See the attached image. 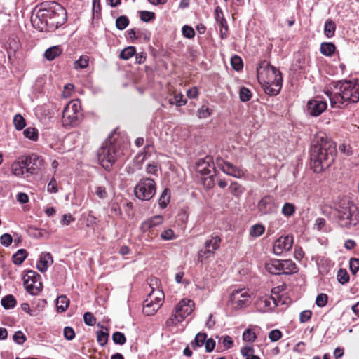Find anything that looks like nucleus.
<instances>
[{
  "label": "nucleus",
  "mask_w": 359,
  "mask_h": 359,
  "mask_svg": "<svg viewBox=\"0 0 359 359\" xmlns=\"http://www.w3.org/2000/svg\"><path fill=\"white\" fill-rule=\"evenodd\" d=\"M280 274H291L297 271V269L294 262L292 260H280Z\"/></svg>",
  "instance_id": "23"
},
{
  "label": "nucleus",
  "mask_w": 359,
  "mask_h": 359,
  "mask_svg": "<svg viewBox=\"0 0 359 359\" xmlns=\"http://www.w3.org/2000/svg\"><path fill=\"white\" fill-rule=\"evenodd\" d=\"M239 97L242 102H248L252 97V93L248 88L242 87L239 91Z\"/></svg>",
  "instance_id": "41"
},
{
  "label": "nucleus",
  "mask_w": 359,
  "mask_h": 359,
  "mask_svg": "<svg viewBox=\"0 0 359 359\" xmlns=\"http://www.w3.org/2000/svg\"><path fill=\"white\" fill-rule=\"evenodd\" d=\"M325 93L333 108H341L359 101V83L356 81H339L330 84Z\"/></svg>",
  "instance_id": "1"
},
{
  "label": "nucleus",
  "mask_w": 359,
  "mask_h": 359,
  "mask_svg": "<svg viewBox=\"0 0 359 359\" xmlns=\"http://www.w3.org/2000/svg\"><path fill=\"white\" fill-rule=\"evenodd\" d=\"M252 293L247 288H238L230 294V302L235 309L248 306L252 302Z\"/></svg>",
  "instance_id": "11"
},
{
  "label": "nucleus",
  "mask_w": 359,
  "mask_h": 359,
  "mask_svg": "<svg viewBox=\"0 0 359 359\" xmlns=\"http://www.w3.org/2000/svg\"><path fill=\"white\" fill-rule=\"evenodd\" d=\"M123 154V151L118 149L112 143L105 144L99 149L97 157L100 165L107 170H109L115 161Z\"/></svg>",
  "instance_id": "7"
},
{
  "label": "nucleus",
  "mask_w": 359,
  "mask_h": 359,
  "mask_svg": "<svg viewBox=\"0 0 359 359\" xmlns=\"http://www.w3.org/2000/svg\"><path fill=\"white\" fill-rule=\"evenodd\" d=\"M84 323L87 325L93 326L96 323V319L90 312H86L83 315Z\"/></svg>",
  "instance_id": "54"
},
{
  "label": "nucleus",
  "mask_w": 359,
  "mask_h": 359,
  "mask_svg": "<svg viewBox=\"0 0 359 359\" xmlns=\"http://www.w3.org/2000/svg\"><path fill=\"white\" fill-rule=\"evenodd\" d=\"M256 309L259 312H267L277 306L276 301L270 296L259 297L255 302Z\"/></svg>",
  "instance_id": "18"
},
{
  "label": "nucleus",
  "mask_w": 359,
  "mask_h": 359,
  "mask_svg": "<svg viewBox=\"0 0 359 359\" xmlns=\"http://www.w3.org/2000/svg\"><path fill=\"white\" fill-rule=\"evenodd\" d=\"M265 228L262 224H255L251 226L250 234L252 237H259L264 233Z\"/></svg>",
  "instance_id": "36"
},
{
  "label": "nucleus",
  "mask_w": 359,
  "mask_h": 359,
  "mask_svg": "<svg viewBox=\"0 0 359 359\" xmlns=\"http://www.w3.org/2000/svg\"><path fill=\"white\" fill-rule=\"evenodd\" d=\"M259 83L264 92L270 95H278L282 87L283 79L281 73L267 61L260 62L257 68Z\"/></svg>",
  "instance_id": "3"
},
{
  "label": "nucleus",
  "mask_w": 359,
  "mask_h": 359,
  "mask_svg": "<svg viewBox=\"0 0 359 359\" xmlns=\"http://www.w3.org/2000/svg\"><path fill=\"white\" fill-rule=\"evenodd\" d=\"M36 16L44 23L48 29H56L62 26L67 19L66 10L59 4L55 1L48 2L43 4Z\"/></svg>",
  "instance_id": "4"
},
{
  "label": "nucleus",
  "mask_w": 359,
  "mask_h": 359,
  "mask_svg": "<svg viewBox=\"0 0 359 359\" xmlns=\"http://www.w3.org/2000/svg\"><path fill=\"white\" fill-rule=\"evenodd\" d=\"M151 148V147L150 145H147L144 148V151H142L137 155L136 158L140 163H143L145 161L148 154L150 152Z\"/></svg>",
  "instance_id": "53"
},
{
  "label": "nucleus",
  "mask_w": 359,
  "mask_h": 359,
  "mask_svg": "<svg viewBox=\"0 0 359 359\" xmlns=\"http://www.w3.org/2000/svg\"><path fill=\"white\" fill-rule=\"evenodd\" d=\"M63 333L65 338L67 340H72L75 337L74 330L70 327H65Z\"/></svg>",
  "instance_id": "64"
},
{
  "label": "nucleus",
  "mask_w": 359,
  "mask_h": 359,
  "mask_svg": "<svg viewBox=\"0 0 359 359\" xmlns=\"http://www.w3.org/2000/svg\"><path fill=\"white\" fill-rule=\"evenodd\" d=\"M337 217L341 226L355 225L358 220V207L351 201H343L337 209Z\"/></svg>",
  "instance_id": "5"
},
{
  "label": "nucleus",
  "mask_w": 359,
  "mask_h": 359,
  "mask_svg": "<svg viewBox=\"0 0 359 359\" xmlns=\"http://www.w3.org/2000/svg\"><path fill=\"white\" fill-rule=\"evenodd\" d=\"M24 135L32 140V141H36L38 140V130L33 127H28L23 131Z\"/></svg>",
  "instance_id": "33"
},
{
  "label": "nucleus",
  "mask_w": 359,
  "mask_h": 359,
  "mask_svg": "<svg viewBox=\"0 0 359 359\" xmlns=\"http://www.w3.org/2000/svg\"><path fill=\"white\" fill-rule=\"evenodd\" d=\"M336 155L335 144L326 136H318L316 143L311 150V166L315 172L319 173L329 168Z\"/></svg>",
  "instance_id": "2"
},
{
  "label": "nucleus",
  "mask_w": 359,
  "mask_h": 359,
  "mask_svg": "<svg viewBox=\"0 0 359 359\" xmlns=\"http://www.w3.org/2000/svg\"><path fill=\"white\" fill-rule=\"evenodd\" d=\"M212 114V109H210L208 107H206L205 106H202L198 110V116L199 118H206L210 116Z\"/></svg>",
  "instance_id": "48"
},
{
  "label": "nucleus",
  "mask_w": 359,
  "mask_h": 359,
  "mask_svg": "<svg viewBox=\"0 0 359 359\" xmlns=\"http://www.w3.org/2000/svg\"><path fill=\"white\" fill-rule=\"evenodd\" d=\"M312 316V312L310 310H304L299 314V321L302 323L309 321Z\"/></svg>",
  "instance_id": "58"
},
{
  "label": "nucleus",
  "mask_w": 359,
  "mask_h": 359,
  "mask_svg": "<svg viewBox=\"0 0 359 359\" xmlns=\"http://www.w3.org/2000/svg\"><path fill=\"white\" fill-rule=\"evenodd\" d=\"M266 270L271 273L279 275L280 274V260L278 259H272L265 264Z\"/></svg>",
  "instance_id": "24"
},
{
  "label": "nucleus",
  "mask_w": 359,
  "mask_h": 359,
  "mask_svg": "<svg viewBox=\"0 0 359 359\" xmlns=\"http://www.w3.org/2000/svg\"><path fill=\"white\" fill-rule=\"evenodd\" d=\"M13 340L18 344H22L26 340L25 334L21 331L15 332L13 336Z\"/></svg>",
  "instance_id": "60"
},
{
  "label": "nucleus",
  "mask_w": 359,
  "mask_h": 359,
  "mask_svg": "<svg viewBox=\"0 0 359 359\" xmlns=\"http://www.w3.org/2000/svg\"><path fill=\"white\" fill-rule=\"evenodd\" d=\"M95 194L100 199H105L108 196L106 187L101 185L95 187Z\"/></svg>",
  "instance_id": "42"
},
{
  "label": "nucleus",
  "mask_w": 359,
  "mask_h": 359,
  "mask_svg": "<svg viewBox=\"0 0 359 359\" xmlns=\"http://www.w3.org/2000/svg\"><path fill=\"white\" fill-rule=\"evenodd\" d=\"M221 238L217 235L210 236L204 243V247L198 252V262H203L213 255L219 248Z\"/></svg>",
  "instance_id": "12"
},
{
  "label": "nucleus",
  "mask_w": 359,
  "mask_h": 359,
  "mask_svg": "<svg viewBox=\"0 0 359 359\" xmlns=\"http://www.w3.org/2000/svg\"><path fill=\"white\" fill-rule=\"evenodd\" d=\"M24 286L27 292L32 295H36L42 288L40 281V275L36 271H29L23 277Z\"/></svg>",
  "instance_id": "13"
},
{
  "label": "nucleus",
  "mask_w": 359,
  "mask_h": 359,
  "mask_svg": "<svg viewBox=\"0 0 359 359\" xmlns=\"http://www.w3.org/2000/svg\"><path fill=\"white\" fill-rule=\"evenodd\" d=\"M230 191L234 196H238L243 193L241 186L237 182H233L229 186Z\"/></svg>",
  "instance_id": "50"
},
{
  "label": "nucleus",
  "mask_w": 359,
  "mask_h": 359,
  "mask_svg": "<svg viewBox=\"0 0 359 359\" xmlns=\"http://www.w3.org/2000/svg\"><path fill=\"white\" fill-rule=\"evenodd\" d=\"M22 165L27 167V172L36 174L43 166V159L41 156L32 154L22 158Z\"/></svg>",
  "instance_id": "14"
},
{
  "label": "nucleus",
  "mask_w": 359,
  "mask_h": 359,
  "mask_svg": "<svg viewBox=\"0 0 359 359\" xmlns=\"http://www.w3.org/2000/svg\"><path fill=\"white\" fill-rule=\"evenodd\" d=\"M182 97L183 96L181 94L177 95L174 97L170 98L169 102L170 104H175L179 107L184 105L186 101Z\"/></svg>",
  "instance_id": "52"
},
{
  "label": "nucleus",
  "mask_w": 359,
  "mask_h": 359,
  "mask_svg": "<svg viewBox=\"0 0 359 359\" xmlns=\"http://www.w3.org/2000/svg\"><path fill=\"white\" fill-rule=\"evenodd\" d=\"M170 199V194L169 193V189H165L163 191V192L161 193V196L159 198V200H158L159 205L162 208H165L167 206L168 203H169Z\"/></svg>",
  "instance_id": "32"
},
{
  "label": "nucleus",
  "mask_w": 359,
  "mask_h": 359,
  "mask_svg": "<svg viewBox=\"0 0 359 359\" xmlns=\"http://www.w3.org/2000/svg\"><path fill=\"white\" fill-rule=\"evenodd\" d=\"M336 47L332 43H322L320 45V52L326 56L332 55L335 51Z\"/></svg>",
  "instance_id": "28"
},
{
  "label": "nucleus",
  "mask_w": 359,
  "mask_h": 359,
  "mask_svg": "<svg viewBox=\"0 0 359 359\" xmlns=\"http://www.w3.org/2000/svg\"><path fill=\"white\" fill-rule=\"evenodd\" d=\"M1 304L6 309H13L16 304V300L13 295H7L1 299Z\"/></svg>",
  "instance_id": "31"
},
{
  "label": "nucleus",
  "mask_w": 359,
  "mask_h": 359,
  "mask_svg": "<svg viewBox=\"0 0 359 359\" xmlns=\"http://www.w3.org/2000/svg\"><path fill=\"white\" fill-rule=\"evenodd\" d=\"M258 209L263 214L273 212L275 210L273 198L270 196L263 197L258 203Z\"/></svg>",
  "instance_id": "20"
},
{
  "label": "nucleus",
  "mask_w": 359,
  "mask_h": 359,
  "mask_svg": "<svg viewBox=\"0 0 359 359\" xmlns=\"http://www.w3.org/2000/svg\"><path fill=\"white\" fill-rule=\"evenodd\" d=\"M53 262V257L49 252H42L39 256V259L36 264L37 269L41 273H44Z\"/></svg>",
  "instance_id": "21"
},
{
  "label": "nucleus",
  "mask_w": 359,
  "mask_h": 359,
  "mask_svg": "<svg viewBox=\"0 0 359 359\" xmlns=\"http://www.w3.org/2000/svg\"><path fill=\"white\" fill-rule=\"evenodd\" d=\"M231 63L232 67L236 71H239L240 69H241L243 66L241 58L237 55H234L231 57Z\"/></svg>",
  "instance_id": "46"
},
{
  "label": "nucleus",
  "mask_w": 359,
  "mask_h": 359,
  "mask_svg": "<svg viewBox=\"0 0 359 359\" xmlns=\"http://www.w3.org/2000/svg\"><path fill=\"white\" fill-rule=\"evenodd\" d=\"M13 241L12 236L9 233H4L0 237V243L4 246H9Z\"/></svg>",
  "instance_id": "61"
},
{
  "label": "nucleus",
  "mask_w": 359,
  "mask_h": 359,
  "mask_svg": "<svg viewBox=\"0 0 359 359\" xmlns=\"http://www.w3.org/2000/svg\"><path fill=\"white\" fill-rule=\"evenodd\" d=\"M282 337V332L279 330H273L269 334V338L271 341H277Z\"/></svg>",
  "instance_id": "57"
},
{
  "label": "nucleus",
  "mask_w": 359,
  "mask_h": 359,
  "mask_svg": "<svg viewBox=\"0 0 359 359\" xmlns=\"http://www.w3.org/2000/svg\"><path fill=\"white\" fill-rule=\"evenodd\" d=\"M61 53L62 50L59 46H52L45 51L44 56L48 60L51 61L59 56Z\"/></svg>",
  "instance_id": "25"
},
{
  "label": "nucleus",
  "mask_w": 359,
  "mask_h": 359,
  "mask_svg": "<svg viewBox=\"0 0 359 359\" xmlns=\"http://www.w3.org/2000/svg\"><path fill=\"white\" fill-rule=\"evenodd\" d=\"M109 334L107 332L98 331L97 332V340L100 346H104L108 341Z\"/></svg>",
  "instance_id": "43"
},
{
  "label": "nucleus",
  "mask_w": 359,
  "mask_h": 359,
  "mask_svg": "<svg viewBox=\"0 0 359 359\" xmlns=\"http://www.w3.org/2000/svg\"><path fill=\"white\" fill-rule=\"evenodd\" d=\"M336 30V25L331 20L327 19L324 26V34L327 38H331L334 35Z\"/></svg>",
  "instance_id": "27"
},
{
  "label": "nucleus",
  "mask_w": 359,
  "mask_h": 359,
  "mask_svg": "<svg viewBox=\"0 0 359 359\" xmlns=\"http://www.w3.org/2000/svg\"><path fill=\"white\" fill-rule=\"evenodd\" d=\"M13 124L18 130H20L26 125L25 118L20 114H16L13 118Z\"/></svg>",
  "instance_id": "40"
},
{
  "label": "nucleus",
  "mask_w": 359,
  "mask_h": 359,
  "mask_svg": "<svg viewBox=\"0 0 359 359\" xmlns=\"http://www.w3.org/2000/svg\"><path fill=\"white\" fill-rule=\"evenodd\" d=\"M74 88V86L72 83L66 84L64 86V90H63V92L62 94V97L64 98L69 97L73 92Z\"/></svg>",
  "instance_id": "63"
},
{
  "label": "nucleus",
  "mask_w": 359,
  "mask_h": 359,
  "mask_svg": "<svg viewBox=\"0 0 359 359\" xmlns=\"http://www.w3.org/2000/svg\"><path fill=\"white\" fill-rule=\"evenodd\" d=\"M206 338H207V334L205 333H203V332L198 333L196 335L194 340L191 343V346L194 348H196V347L202 346L205 344V342L206 341Z\"/></svg>",
  "instance_id": "30"
},
{
  "label": "nucleus",
  "mask_w": 359,
  "mask_h": 359,
  "mask_svg": "<svg viewBox=\"0 0 359 359\" xmlns=\"http://www.w3.org/2000/svg\"><path fill=\"white\" fill-rule=\"evenodd\" d=\"M89 57L87 55H82L74 64L75 69H84L88 66Z\"/></svg>",
  "instance_id": "34"
},
{
  "label": "nucleus",
  "mask_w": 359,
  "mask_h": 359,
  "mask_svg": "<svg viewBox=\"0 0 359 359\" xmlns=\"http://www.w3.org/2000/svg\"><path fill=\"white\" fill-rule=\"evenodd\" d=\"M215 164L224 173L236 178H241L244 175V172L240 168L233 165L231 163L225 161L218 157L215 159Z\"/></svg>",
  "instance_id": "15"
},
{
  "label": "nucleus",
  "mask_w": 359,
  "mask_h": 359,
  "mask_svg": "<svg viewBox=\"0 0 359 359\" xmlns=\"http://www.w3.org/2000/svg\"><path fill=\"white\" fill-rule=\"evenodd\" d=\"M293 236L291 235L280 237L273 244V252L277 255H280L284 252L289 251L293 245Z\"/></svg>",
  "instance_id": "16"
},
{
  "label": "nucleus",
  "mask_w": 359,
  "mask_h": 359,
  "mask_svg": "<svg viewBox=\"0 0 359 359\" xmlns=\"http://www.w3.org/2000/svg\"><path fill=\"white\" fill-rule=\"evenodd\" d=\"M69 304V300L66 296H60L56 300V306L58 311L64 312Z\"/></svg>",
  "instance_id": "29"
},
{
  "label": "nucleus",
  "mask_w": 359,
  "mask_h": 359,
  "mask_svg": "<svg viewBox=\"0 0 359 359\" xmlns=\"http://www.w3.org/2000/svg\"><path fill=\"white\" fill-rule=\"evenodd\" d=\"M81 115L80 102L78 100L70 101L66 105L62 112V125L65 127L76 125Z\"/></svg>",
  "instance_id": "10"
},
{
  "label": "nucleus",
  "mask_w": 359,
  "mask_h": 359,
  "mask_svg": "<svg viewBox=\"0 0 359 359\" xmlns=\"http://www.w3.org/2000/svg\"><path fill=\"white\" fill-rule=\"evenodd\" d=\"M12 173L16 177H22L23 176V166H22V159L19 162L14 163L12 164Z\"/></svg>",
  "instance_id": "37"
},
{
  "label": "nucleus",
  "mask_w": 359,
  "mask_h": 359,
  "mask_svg": "<svg viewBox=\"0 0 359 359\" xmlns=\"http://www.w3.org/2000/svg\"><path fill=\"white\" fill-rule=\"evenodd\" d=\"M194 309V302L188 299H182L175 306L174 313L166 320L168 327L176 325L177 323L191 313Z\"/></svg>",
  "instance_id": "8"
},
{
  "label": "nucleus",
  "mask_w": 359,
  "mask_h": 359,
  "mask_svg": "<svg viewBox=\"0 0 359 359\" xmlns=\"http://www.w3.org/2000/svg\"><path fill=\"white\" fill-rule=\"evenodd\" d=\"M112 339L115 344L120 345L124 344L126 340L125 335L120 332H114L112 335Z\"/></svg>",
  "instance_id": "47"
},
{
  "label": "nucleus",
  "mask_w": 359,
  "mask_h": 359,
  "mask_svg": "<svg viewBox=\"0 0 359 359\" xmlns=\"http://www.w3.org/2000/svg\"><path fill=\"white\" fill-rule=\"evenodd\" d=\"M161 238L165 241L172 240L175 238V234L172 229H168L161 233Z\"/></svg>",
  "instance_id": "59"
},
{
  "label": "nucleus",
  "mask_w": 359,
  "mask_h": 359,
  "mask_svg": "<svg viewBox=\"0 0 359 359\" xmlns=\"http://www.w3.org/2000/svg\"><path fill=\"white\" fill-rule=\"evenodd\" d=\"M256 338L255 333L251 329H247L243 334V339L245 341L253 342Z\"/></svg>",
  "instance_id": "45"
},
{
  "label": "nucleus",
  "mask_w": 359,
  "mask_h": 359,
  "mask_svg": "<svg viewBox=\"0 0 359 359\" xmlns=\"http://www.w3.org/2000/svg\"><path fill=\"white\" fill-rule=\"evenodd\" d=\"M337 279L341 284L346 283L349 281V275L345 269H341L337 273Z\"/></svg>",
  "instance_id": "44"
},
{
  "label": "nucleus",
  "mask_w": 359,
  "mask_h": 359,
  "mask_svg": "<svg viewBox=\"0 0 359 359\" xmlns=\"http://www.w3.org/2000/svg\"><path fill=\"white\" fill-rule=\"evenodd\" d=\"M129 25V20L125 15H121L117 18L116 20V27L119 30H123Z\"/></svg>",
  "instance_id": "39"
},
{
  "label": "nucleus",
  "mask_w": 359,
  "mask_h": 359,
  "mask_svg": "<svg viewBox=\"0 0 359 359\" xmlns=\"http://www.w3.org/2000/svg\"><path fill=\"white\" fill-rule=\"evenodd\" d=\"M28 255L27 252L25 249H20L12 257L13 262L16 265H20Z\"/></svg>",
  "instance_id": "26"
},
{
  "label": "nucleus",
  "mask_w": 359,
  "mask_h": 359,
  "mask_svg": "<svg viewBox=\"0 0 359 359\" xmlns=\"http://www.w3.org/2000/svg\"><path fill=\"white\" fill-rule=\"evenodd\" d=\"M136 53L134 46H128L124 48L120 53V57L123 60H128L132 57Z\"/></svg>",
  "instance_id": "35"
},
{
  "label": "nucleus",
  "mask_w": 359,
  "mask_h": 359,
  "mask_svg": "<svg viewBox=\"0 0 359 359\" xmlns=\"http://www.w3.org/2000/svg\"><path fill=\"white\" fill-rule=\"evenodd\" d=\"M158 279H151L150 286L158 285ZM152 290L147 296L143 306V313L147 316H152L161 308L163 304L164 294L162 290L151 287Z\"/></svg>",
  "instance_id": "6"
},
{
  "label": "nucleus",
  "mask_w": 359,
  "mask_h": 359,
  "mask_svg": "<svg viewBox=\"0 0 359 359\" xmlns=\"http://www.w3.org/2000/svg\"><path fill=\"white\" fill-rule=\"evenodd\" d=\"M156 191V185L151 178L141 179L134 188L135 196L142 201H149Z\"/></svg>",
  "instance_id": "9"
},
{
  "label": "nucleus",
  "mask_w": 359,
  "mask_h": 359,
  "mask_svg": "<svg viewBox=\"0 0 359 359\" xmlns=\"http://www.w3.org/2000/svg\"><path fill=\"white\" fill-rule=\"evenodd\" d=\"M182 34L187 39H192L195 36V32L191 27L184 25L182 27Z\"/></svg>",
  "instance_id": "55"
},
{
  "label": "nucleus",
  "mask_w": 359,
  "mask_h": 359,
  "mask_svg": "<svg viewBox=\"0 0 359 359\" xmlns=\"http://www.w3.org/2000/svg\"><path fill=\"white\" fill-rule=\"evenodd\" d=\"M214 17L219 29L220 38L226 39L228 36L229 28L223 11L219 6L215 8Z\"/></svg>",
  "instance_id": "17"
},
{
  "label": "nucleus",
  "mask_w": 359,
  "mask_h": 359,
  "mask_svg": "<svg viewBox=\"0 0 359 359\" xmlns=\"http://www.w3.org/2000/svg\"><path fill=\"white\" fill-rule=\"evenodd\" d=\"M295 206L290 203H285L281 210V212L285 217H290L295 212Z\"/></svg>",
  "instance_id": "38"
},
{
  "label": "nucleus",
  "mask_w": 359,
  "mask_h": 359,
  "mask_svg": "<svg viewBox=\"0 0 359 359\" xmlns=\"http://www.w3.org/2000/svg\"><path fill=\"white\" fill-rule=\"evenodd\" d=\"M140 17L141 20L147 22L154 19L155 14L153 12L143 11L140 12Z\"/></svg>",
  "instance_id": "51"
},
{
  "label": "nucleus",
  "mask_w": 359,
  "mask_h": 359,
  "mask_svg": "<svg viewBox=\"0 0 359 359\" xmlns=\"http://www.w3.org/2000/svg\"><path fill=\"white\" fill-rule=\"evenodd\" d=\"M350 269L353 274L359 271V259L352 258L350 259Z\"/></svg>",
  "instance_id": "62"
},
{
  "label": "nucleus",
  "mask_w": 359,
  "mask_h": 359,
  "mask_svg": "<svg viewBox=\"0 0 359 359\" xmlns=\"http://www.w3.org/2000/svg\"><path fill=\"white\" fill-rule=\"evenodd\" d=\"M327 109V103L320 100H311L307 103V112L312 116H318Z\"/></svg>",
  "instance_id": "19"
},
{
  "label": "nucleus",
  "mask_w": 359,
  "mask_h": 359,
  "mask_svg": "<svg viewBox=\"0 0 359 359\" xmlns=\"http://www.w3.org/2000/svg\"><path fill=\"white\" fill-rule=\"evenodd\" d=\"M327 295L325 293H320L317 296L316 299V304L318 307H324L327 304Z\"/></svg>",
  "instance_id": "49"
},
{
  "label": "nucleus",
  "mask_w": 359,
  "mask_h": 359,
  "mask_svg": "<svg viewBox=\"0 0 359 359\" xmlns=\"http://www.w3.org/2000/svg\"><path fill=\"white\" fill-rule=\"evenodd\" d=\"M208 166L209 165L205 161H200L197 166L198 171L202 175H208L210 172V170L207 168Z\"/></svg>",
  "instance_id": "56"
},
{
  "label": "nucleus",
  "mask_w": 359,
  "mask_h": 359,
  "mask_svg": "<svg viewBox=\"0 0 359 359\" xmlns=\"http://www.w3.org/2000/svg\"><path fill=\"white\" fill-rule=\"evenodd\" d=\"M163 222V217L161 215H156L143 222L140 228L143 232H147L152 228L159 226Z\"/></svg>",
  "instance_id": "22"
}]
</instances>
